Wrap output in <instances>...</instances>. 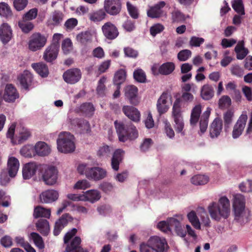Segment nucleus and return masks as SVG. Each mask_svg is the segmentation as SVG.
I'll return each instance as SVG.
<instances>
[{
	"label": "nucleus",
	"mask_w": 252,
	"mask_h": 252,
	"mask_svg": "<svg viewBox=\"0 0 252 252\" xmlns=\"http://www.w3.org/2000/svg\"><path fill=\"white\" fill-rule=\"evenodd\" d=\"M211 218L217 221L227 219L230 214V202L225 196L220 198L219 202H212L208 207Z\"/></svg>",
	"instance_id": "f257e3e1"
},
{
	"label": "nucleus",
	"mask_w": 252,
	"mask_h": 252,
	"mask_svg": "<svg viewBox=\"0 0 252 252\" xmlns=\"http://www.w3.org/2000/svg\"><path fill=\"white\" fill-rule=\"evenodd\" d=\"M114 126L120 141L125 142L128 140H133L138 136L136 127L131 123L125 124L123 122L115 121Z\"/></svg>",
	"instance_id": "f03ea898"
},
{
	"label": "nucleus",
	"mask_w": 252,
	"mask_h": 252,
	"mask_svg": "<svg viewBox=\"0 0 252 252\" xmlns=\"http://www.w3.org/2000/svg\"><path fill=\"white\" fill-rule=\"evenodd\" d=\"M73 137V136L69 133H61L57 141L59 151L64 153L73 152L75 149L74 143L72 141Z\"/></svg>",
	"instance_id": "7ed1b4c3"
},
{
	"label": "nucleus",
	"mask_w": 252,
	"mask_h": 252,
	"mask_svg": "<svg viewBox=\"0 0 252 252\" xmlns=\"http://www.w3.org/2000/svg\"><path fill=\"white\" fill-rule=\"evenodd\" d=\"M181 99H176L173 105L172 115L175 123L174 128L176 132L184 134L183 130L184 128V122L181 110Z\"/></svg>",
	"instance_id": "20e7f679"
},
{
	"label": "nucleus",
	"mask_w": 252,
	"mask_h": 252,
	"mask_svg": "<svg viewBox=\"0 0 252 252\" xmlns=\"http://www.w3.org/2000/svg\"><path fill=\"white\" fill-rule=\"evenodd\" d=\"M42 177L46 185H53L57 182L58 170L53 166H46L42 169Z\"/></svg>",
	"instance_id": "39448f33"
},
{
	"label": "nucleus",
	"mask_w": 252,
	"mask_h": 252,
	"mask_svg": "<svg viewBox=\"0 0 252 252\" xmlns=\"http://www.w3.org/2000/svg\"><path fill=\"white\" fill-rule=\"evenodd\" d=\"M47 42L46 37L40 33H33L29 42V49L32 51H36L43 47Z\"/></svg>",
	"instance_id": "423d86ee"
},
{
	"label": "nucleus",
	"mask_w": 252,
	"mask_h": 252,
	"mask_svg": "<svg viewBox=\"0 0 252 252\" xmlns=\"http://www.w3.org/2000/svg\"><path fill=\"white\" fill-rule=\"evenodd\" d=\"M82 77V72L78 68H72L66 70L63 75V80L67 84H74Z\"/></svg>",
	"instance_id": "0eeeda50"
},
{
	"label": "nucleus",
	"mask_w": 252,
	"mask_h": 252,
	"mask_svg": "<svg viewBox=\"0 0 252 252\" xmlns=\"http://www.w3.org/2000/svg\"><path fill=\"white\" fill-rule=\"evenodd\" d=\"M101 30L104 37L109 40L116 39L119 34L117 27L110 22L105 23L102 26Z\"/></svg>",
	"instance_id": "6e6552de"
},
{
	"label": "nucleus",
	"mask_w": 252,
	"mask_h": 252,
	"mask_svg": "<svg viewBox=\"0 0 252 252\" xmlns=\"http://www.w3.org/2000/svg\"><path fill=\"white\" fill-rule=\"evenodd\" d=\"M60 44L58 42H54L45 50L43 55V59L47 62L51 63L55 60L58 55Z\"/></svg>",
	"instance_id": "1a4fd4ad"
},
{
	"label": "nucleus",
	"mask_w": 252,
	"mask_h": 252,
	"mask_svg": "<svg viewBox=\"0 0 252 252\" xmlns=\"http://www.w3.org/2000/svg\"><path fill=\"white\" fill-rule=\"evenodd\" d=\"M85 175L89 179L99 181L106 176L107 171L105 169L99 167H91L86 171Z\"/></svg>",
	"instance_id": "9d476101"
},
{
	"label": "nucleus",
	"mask_w": 252,
	"mask_h": 252,
	"mask_svg": "<svg viewBox=\"0 0 252 252\" xmlns=\"http://www.w3.org/2000/svg\"><path fill=\"white\" fill-rule=\"evenodd\" d=\"M248 119L246 114H242L237 120L233 126L232 136L234 139L238 138L242 134L246 126Z\"/></svg>",
	"instance_id": "9b49d317"
},
{
	"label": "nucleus",
	"mask_w": 252,
	"mask_h": 252,
	"mask_svg": "<svg viewBox=\"0 0 252 252\" xmlns=\"http://www.w3.org/2000/svg\"><path fill=\"white\" fill-rule=\"evenodd\" d=\"M233 208L235 217L239 218L245 208V198L243 195L237 194L234 196Z\"/></svg>",
	"instance_id": "f8f14e48"
},
{
	"label": "nucleus",
	"mask_w": 252,
	"mask_h": 252,
	"mask_svg": "<svg viewBox=\"0 0 252 252\" xmlns=\"http://www.w3.org/2000/svg\"><path fill=\"white\" fill-rule=\"evenodd\" d=\"M104 9L110 15H116L119 14L121 9L120 0H105Z\"/></svg>",
	"instance_id": "ddd939ff"
},
{
	"label": "nucleus",
	"mask_w": 252,
	"mask_h": 252,
	"mask_svg": "<svg viewBox=\"0 0 252 252\" xmlns=\"http://www.w3.org/2000/svg\"><path fill=\"white\" fill-rule=\"evenodd\" d=\"M138 91L137 87L133 85H128L125 88V96L132 105H136L139 102Z\"/></svg>",
	"instance_id": "4468645a"
},
{
	"label": "nucleus",
	"mask_w": 252,
	"mask_h": 252,
	"mask_svg": "<svg viewBox=\"0 0 252 252\" xmlns=\"http://www.w3.org/2000/svg\"><path fill=\"white\" fill-rule=\"evenodd\" d=\"M148 243L156 252H164L165 247L167 246L165 239H161L158 236L151 237L148 241Z\"/></svg>",
	"instance_id": "2eb2a0df"
},
{
	"label": "nucleus",
	"mask_w": 252,
	"mask_h": 252,
	"mask_svg": "<svg viewBox=\"0 0 252 252\" xmlns=\"http://www.w3.org/2000/svg\"><path fill=\"white\" fill-rule=\"evenodd\" d=\"M13 37L12 30L11 27L6 23L0 26V40L3 44H7Z\"/></svg>",
	"instance_id": "dca6fc26"
},
{
	"label": "nucleus",
	"mask_w": 252,
	"mask_h": 252,
	"mask_svg": "<svg viewBox=\"0 0 252 252\" xmlns=\"http://www.w3.org/2000/svg\"><path fill=\"white\" fill-rule=\"evenodd\" d=\"M2 97L6 102H13L19 97V94L12 84H8L5 86Z\"/></svg>",
	"instance_id": "f3484780"
},
{
	"label": "nucleus",
	"mask_w": 252,
	"mask_h": 252,
	"mask_svg": "<svg viewBox=\"0 0 252 252\" xmlns=\"http://www.w3.org/2000/svg\"><path fill=\"white\" fill-rule=\"evenodd\" d=\"M72 220V218L68 214H64L56 222L53 233L58 236L61 230L67 224L69 221Z\"/></svg>",
	"instance_id": "a211bd4d"
},
{
	"label": "nucleus",
	"mask_w": 252,
	"mask_h": 252,
	"mask_svg": "<svg viewBox=\"0 0 252 252\" xmlns=\"http://www.w3.org/2000/svg\"><path fill=\"white\" fill-rule=\"evenodd\" d=\"M222 121L219 117L216 118L211 123L209 128L210 137L212 138L218 137L222 129Z\"/></svg>",
	"instance_id": "6ab92c4d"
},
{
	"label": "nucleus",
	"mask_w": 252,
	"mask_h": 252,
	"mask_svg": "<svg viewBox=\"0 0 252 252\" xmlns=\"http://www.w3.org/2000/svg\"><path fill=\"white\" fill-rule=\"evenodd\" d=\"M59 197L58 191L53 189L42 192L39 196L40 201L42 203H51L57 200Z\"/></svg>",
	"instance_id": "aec40b11"
},
{
	"label": "nucleus",
	"mask_w": 252,
	"mask_h": 252,
	"mask_svg": "<svg viewBox=\"0 0 252 252\" xmlns=\"http://www.w3.org/2000/svg\"><path fill=\"white\" fill-rule=\"evenodd\" d=\"M165 2L161 1L155 4L154 6L150 7L147 11V15L149 17L152 18H158L160 17L162 15L163 11L162 8L165 6Z\"/></svg>",
	"instance_id": "412c9836"
},
{
	"label": "nucleus",
	"mask_w": 252,
	"mask_h": 252,
	"mask_svg": "<svg viewBox=\"0 0 252 252\" xmlns=\"http://www.w3.org/2000/svg\"><path fill=\"white\" fill-rule=\"evenodd\" d=\"M175 64L172 62H166L162 64L158 69V72H157L156 67L153 66L152 70L155 74L159 73L161 75H167L171 74L175 69Z\"/></svg>",
	"instance_id": "4be33fe9"
},
{
	"label": "nucleus",
	"mask_w": 252,
	"mask_h": 252,
	"mask_svg": "<svg viewBox=\"0 0 252 252\" xmlns=\"http://www.w3.org/2000/svg\"><path fill=\"white\" fill-rule=\"evenodd\" d=\"M123 113L131 120L137 122L140 118V113L137 109L131 106H124L122 108Z\"/></svg>",
	"instance_id": "5701e85b"
},
{
	"label": "nucleus",
	"mask_w": 252,
	"mask_h": 252,
	"mask_svg": "<svg viewBox=\"0 0 252 252\" xmlns=\"http://www.w3.org/2000/svg\"><path fill=\"white\" fill-rule=\"evenodd\" d=\"M124 153V151L120 149H116L114 152L111 162V167L114 170H119L120 164L123 159Z\"/></svg>",
	"instance_id": "b1692460"
},
{
	"label": "nucleus",
	"mask_w": 252,
	"mask_h": 252,
	"mask_svg": "<svg viewBox=\"0 0 252 252\" xmlns=\"http://www.w3.org/2000/svg\"><path fill=\"white\" fill-rule=\"evenodd\" d=\"M81 239L79 236H75L65 248V252H84L81 247Z\"/></svg>",
	"instance_id": "393cba45"
},
{
	"label": "nucleus",
	"mask_w": 252,
	"mask_h": 252,
	"mask_svg": "<svg viewBox=\"0 0 252 252\" xmlns=\"http://www.w3.org/2000/svg\"><path fill=\"white\" fill-rule=\"evenodd\" d=\"M37 167L34 163H28L23 168L22 173L23 178L25 180L29 179L35 175Z\"/></svg>",
	"instance_id": "a878e982"
},
{
	"label": "nucleus",
	"mask_w": 252,
	"mask_h": 252,
	"mask_svg": "<svg viewBox=\"0 0 252 252\" xmlns=\"http://www.w3.org/2000/svg\"><path fill=\"white\" fill-rule=\"evenodd\" d=\"M8 171L9 176L14 177L16 175L19 167L18 160L14 157H10L7 162Z\"/></svg>",
	"instance_id": "bb28decb"
},
{
	"label": "nucleus",
	"mask_w": 252,
	"mask_h": 252,
	"mask_svg": "<svg viewBox=\"0 0 252 252\" xmlns=\"http://www.w3.org/2000/svg\"><path fill=\"white\" fill-rule=\"evenodd\" d=\"M33 80L32 75L29 71H25L19 77V80L22 87L25 90H28Z\"/></svg>",
	"instance_id": "cd10ccee"
},
{
	"label": "nucleus",
	"mask_w": 252,
	"mask_h": 252,
	"mask_svg": "<svg viewBox=\"0 0 252 252\" xmlns=\"http://www.w3.org/2000/svg\"><path fill=\"white\" fill-rule=\"evenodd\" d=\"M169 224L172 225V230L174 229L178 236L181 237L186 236L187 232L182 228L180 222L177 219L170 218Z\"/></svg>",
	"instance_id": "c85d7f7f"
},
{
	"label": "nucleus",
	"mask_w": 252,
	"mask_h": 252,
	"mask_svg": "<svg viewBox=\"0 0 252 252\" xmlns=\"http://www.w3.org/2000/svg\"><path fill=\"white\" fill-rule=\"evenodd\" d=\"M34 70L42 77H46L49 74L48 66L42 63H33L32 64Z\"/></svg>",
	"instance_id": "c756f323"
},
{
	"label": "nucleus",
	"mask_w": 252,
	"mask_h": 252,
	"mask_svg": "<svg viewBox=\"0 0 252 252\" xmlns=\"http://www.w3.org/2000/svg\"><path fill=\"white\" fill-rule=\"evenodd\" d=\"M84 196V201H89L92 203H94L98 201L101 197L100 192L94 189H91L86 191L84 194H83Z\"/></svg>",
	"instance_id": "7c9ffc66"
},
{
	"label": "nucleus",
	"mask_w": 252,
	"mask_h": 252,
	"mask_svg": "<svg viewBox=\"0 0 252 252\" xmlns=\"http://www.w3.org/2000/svg\"><path fill=\"white\" fill-rule=\"evenodd\" d=\"M37 229L43 236H47L49 233V223L47 220L45 219L39 220L36 223Z\"/></svg>",
	"instance_id": "2f4dec72"
},
{
	"label": "nucleus",
	"mask_w": 252,
	"mask_h": 252,
	"mask_svg": "<svg viewBox=\"0 0 252 252\" xmlns=\"http://www.w3.org/2000/svg\"><path fill=\"white\" fill-rule=\"evenodd\" d=\"M35 151L40 156H47L50 153V148L44 142H38L35 146Z\"/></svg>",
	"instance_id": "473e14b6"
},
{
	"label": "nucleus",
	"mask_w": 252,
	"mask_h": 252,
	"mask_svg": "<svg viewBox=\"0 0 252 252\" xmlns=\"http://www.w3.org/2000/svg\"><path fill=\"white\" fill-rule=\"evenodd\" d=\"M79 110L86 117H91L94 114L95 108L92 103L85 102L80 105Z\"/></svg>",
	"instance_id": "72a5a7b5"
},
{
	"label": "nucleus",
	"mask_w": 252,
	"mask_h": 252,
	"mask_svg": "<svg viewBox=\"0 0 252 252\" xmlns=\"http://www.w3.org/2000/svg\"><path fill=\"white\" fill-rule=\"evenodd\" d=\"M50 216V209L44 208L40 206H37L34 209L33 216L35 219L40 217L49 218Z\"/></svg>",
	"instance_id": "f704fd0d"
},
{
	"label": "nucleus",
	"mask_w": 252,
	"mask_h": 252,
	"mask_svg": "<svg viewBox=\"0 0 252 252\" xmlns=\"http://www.w3.org/2000/svg\"><path fill=\"white\" fill-rule=\"evenodd\" d=\"M210 113V108H208L200 117V121L199 123L200 131L202 133H204L208 127V121Z\"/></svg>",
	"instance_id": "c9c22d12"
},
{
	"label": "nucleus",
	"mask_w": 252,
	"mask_h": 252,
	"mask_svg": "<svg viewBox=\"0 0 252 252\" xmlns=\"http://www.w3.org/2000/svg\"><path fill=\"white\" fill-rule=\"evenodd\" d=\"M113 151V148L112 146L103 144L99 147L97 151V156L100 158H106L110 157Z\"/></svg>",
	"instance_id": "e433bc0d"
},
{
	"label": "nucleus",
	"mask_w": 252,
	"mask_h": 252,
	"mask_svg": "<svg viewBox=\"0 0 252 252\" xmlns=\"http://www.w3.org/2000/svg\"><path fill=\"white\" fill-rule=\"evenodd\" d=\"M106 16L104 9H100L89 14V19L94 23L99 22L105 18Z\"/></svg>",
	"instance_id": "4c0bfd02"
},
{
	"label": "nucleus",
	"mask_w": 252,
	"mask_h": 252,
	"mask_svg": "<svg viewBox=\"0 0 252 252\" xmlns=\"http://www.w3.org/2000/svg\"><path fill=\"white\" fill-rule=\"evenodd\" d=\"M201 106L200 104L195 105L192 109L190 114V124L191 126L196 125L200 117Z\"/></svg>",
	"instance_id": "58836bf2"
},
{
	"label": "nucleus",
	"mask_w": 252,
	"mask_h": 252,
	"mask_svg": "<svg viewBox=\"0 0 252 252\" xmlns=\"http://www.w3.org/2000/svg\"><path fill=\"white\" fill-rule=\"evenodd\" d=\"M214 89L211 85L205 84L202 87L201 95L204 100H208L211 99L214 96Z\"/></svg>",
	"instance_id": "ea45409f"
},
{
	"label": "nucleus",
	"mask_w": 252,
	"mask_h": 252,
	"mask_svg": "<svg viewBox=\"0 0 252 252\" xmlns=\"http://www.w3.org/2000/svg\"><path fill=\"white\" fill-rule=\"evenodd\" d=\"M126 71L124 69L118 70L115 74L113 78L114 84L116 86H120L126 80Z\"/></svg>",
	"instance_id": "a19ab883"
},
{
	"label": "nucleus",
	"mask_w": 252,
	"mask_h": 252,
	"mask_svg": "<svg viewBox=\"0 0 252 252\" xmlns=\"http://www.w3.org/2000/svg\"><path fill=\"white\" fill-rule=\"evenodd\" d=\"M209 181V178L207 176L203 175H196L191 179V182L195 185H203Z\"/></svg>",
	"instance_id": "79ce46f5"
},
{
	"label": "nucleus",
	"mask_w": 252,
	"mask_h": 252,
	"mask_svg": "<svg viewBox=\"0 0 252 252\" xmlns=\"http://www.w3.org/2000/svg\"><path fill=\"white\" fill-rule=\"evenodd\" d=\"M77 40L82 44H86L92 39V34L90 32H83L76 36Z\"/></svg>",
	"instance_id": "37998d69"
},
{
	"label": "nucleus",
	"mask_w": 252,
	"mask_h": 252,
	"mask_svg": "<svg viewBox=\"0 0 252 252\" xmlns=\"http://www.w3.org/2000/svg\"><path fill=\"white\" fill-rule=\"evenodd\" d=\"M0 15L6 18L12 17V11L10 6L6 3H0Z\"/></svg>",
	"instance_id": "c03bdc74"
},
{
	"label": "nucleus",
	"mask_w": 252,
	"mask_h": 252,
	"mask_svg": "<svg viewBox=\"0 0 252 252\" xmlns=\"http://www.w3.org/2000/svg\"><path fill=\"white\" fill-rule=\"evenodd\" d=\"M72 123L82 130H86L88 131L90 128L89 122L83 119L75 118L72 120Z\"/></svg>",
	"instance_id": "a18cd8bd"
},
{
	"label": "nucleus",
	"mask_w": 252,
	"mask_h": 252,
	"mask_svg": "<svg viewBox=\"0 0 252 252\" xmlns=\"http://www.w3.org/2000/svg\"><path fill=\"white\" fill-rule=\"evenodd\" d=\"M171 20L173 23L182 22L186 20V17L180 10L175 9L171 13Z\"/></svg>",
	"instance_id": "49530a36"
},
{
	"label": "nucleus",
	"mask_w": 252,
	"mask_h": 252,
	"mask_svg": "<svg viewBox=\"0 0 252 252\" xmlns=\"http://www.w3.org/2000/svg\"><path fill=\"white\" fill-rule=\"evenodd\" d=\"M31 237L35 246L40 250L44 248L45 245L42 238L36 232L31 233Z\"/></svg>",
	"instance_id": "de8ad7c7"
},
{
	"label": "nucleus",
	"mask_w": 252,
	"mask_h": 252,
	"mask_svg": "<svg viewBox=\"0 0 252 252\" xmlns=\"http://www.w3.org/2000/svg\"><path fill=\"white\" fill-rule=\"evenodd\" d=\"M234 116L233 113L231 110H227L223 114V120L224 123V129L227 131L230 127V126L232 123V119Z\"/></svg>",
	"instance_id": "09e8293b"
},
{
	"label": "nucleus",
	"mask_w": 252,
	"mask_h": 252,
	"mask_svg": "<svg viewBox=\"0 0 252 252\" xmlns=\"http://www.w3.org/2000/svg\"><path fill=\"white\" fill-rule=\"evenodd\" d=\"M188 218L195 228L197 229H200V223L194 211L190 212L188 214Z\"/></svg>",
	"instance_id": "8fccbe9b"
},
{
	"label": "nucleus",
	"mask_w": 252,
	"mask_h": 252,
	"mask_svg": "<svg viewBox=\"0 0 252 252\" xmlns=\"http://www.w3.org/2000/svg\"><path fill=\"white\" fill-rule=\"evenodd\" d=\"M133 78L138 82L145 83L146 81V75L144 71L138 68L133 72Z\"/></svg>",
	"instance_id": "3c124183"
},
{
	"label": "nucleus",
	"mask_w": 252,
	"mask_h": 252,
	"mask_svg": "<svg viewBox=\"0 0 252 252\" xmlns=\"http://www.w3.org/2000/svg\"><path fill=\"white\" fill-rule=\"evenodd\" d=\"M27 21H20L18 22V26L21 29L22 32L25 33H29L31 31L34 27L33 24L31 22H27Z\"/></svg>",
	"instance_id": "603ef678"
},
{
	"label": "nucleus",
	"mask_w": 252,
	"mask_h": 252,
	"mask_svg": "<svg viewBox=\"0 0 252 252\" xmlns=\"http://www.w3.org/2000/svg\"><path fill=\"white\" fill-rule=\"evenodd\" d=\"M62 49L63 54L67 55L73 49V44L70 39L67 38L64 39L62 44Z\"/></svg>",
	"instance_id": "864d4df0"
},
{
	"label": "nucleus",
	"mask_w": 252,
	"mask_h": 252,
	"mask_svg": "<svg viewBox=\"0 0 252 252\" xmlns=\"http://www.w3.org/2000/svg\"><path fill=\"white\" fill-rule=\"evenodd\" d=\"M170 218L168 219L167 221H161L158 224V228L164 232H171L172 230V225L169 224Z\"/></svg>",
	"instance_id": "5fc2aeb1"
},
{
	"label": "nucleus",
	"mask_w": 252,
	"mask_h": 252,
	"mask_svg": "<svg viewBox=\"0 0 252 252\" xmlns=\"http://www.w3.org/2000/svg\"><path fill=\"white\" fill-rule=\"evenodd\" d=\"M64 15L60 11L56 10L52 14L53 24L55 26L59 25L63 20Z\"/></svg>",
	"instance_id": "6e6d98bb"
},
{
	"label": "nucleus",
	"mask_w": 252,
	"mask_h": 252,
	"mask_svg": "<svg viewBox=\"0 0 252 252\" xmlns=\"http://www.w3.org/2000/svg\"><path fill=\"white\" fill-rule=\"evenodd\" d=\"M38 13V9L36 8H33L30 9L29 11L26 12L23 16L24 21H31L34 19Z\"/></svg>",
	"instance_id": "4d7b16f0"
},
{
	"label": "nucleus",
	"mask_w": 252,
	"mask_h": 252,
	"mask_svg": "<svg viewBox=\"0 0 252 252\" xmlns=\"http://www.w3.org/2000/svg\"><path fill=\"white\" fill-rule=\"evenodd\" d=\"M232 8L238 14L244 15V7L242 0H236L232 3Z\"/></svg>",
	"instance_id": "13d9d810"
},
{
	"label": "nucleus",
	"mask_w": 252,
	"mask_h": 252,
	"mask_svg": "<svg viewBox=\"0 0 252 252\" xmlns=\"http://www.w3.org/2000/svg\"><path fill=\"white\" fill-rule=\"evenodd\" d=\"M31 136L30 131L24 127H22L19 131V135L18 136L19 143H22L24 141L27 140Z\"/></svg>",
	"instance_id": "bf43d9fd"
},
{
	"label": "nucleus",
	"mask_w": 252,
	"mask_h": 252,
	"mask_svg": "<svg viewBox=\"0 0 252 252\" xmlns=\"http://www.w3.org/2000/svg\"><path fill=\"white\" fill-rule=\"evenodd\" d=\"M191 56V52L189 50L185 49L180 51L178 55V59L181 62L187 61Z\"/></svg>",
	"instance_id": "052dcab7"
},
{
	"label": "nucleus",
	"mask_w": 252,
	"mask_h": 252,
	"mask_svg": "<svg viewBox=\"0 0 252 252\" xmlns=\"http://www.w3.org/2000/svg\"><path fill=\"white\" fill-rule=\"evenodd\" d=\"M231 104V100L228 95H223L219 99V106L221 109L229 107Z\"/></svg>",
	"instance_id": "680f3d73"
},
{
	"label": "nucleus",
	"mask_w": 252,
	"mask_h": 252,
	"mask_svg": "<svg viewBox=\"0 0 252 252\" xmlns=\"http://www.w3.org/2000/svg\"><path fill=\"white\" fill-rule=\"evenodd\" d=\"M106 78L104 77H102L98 81V86L97 87L96 91L99 95L103 96L104 94L105 90V86L104 83L105 82Z\"/></svg>",
	"instance_id": "e2e57ef3"
},
{
	"label": "nucleus",
	"mask_w": 252,
	"mask_h": 252,
	"mask_svg": "<svg viewBox=\"0 0 252 252\" xmlns=\"http://www.w3.org/2000/svg\"><path fill=\"white\" fill-rule=\"evenodd\" d=\"M77 232V229L76 228H73L70 231H68L64 235L63 237V241L64 243L66 244V246L68 244H70L69 243V241L76 235Z\"/></svg>",
	"instance_id": "0e129e2a"
},
{
	"label": "nucleus",
	"mask_w": 252,
	"mask_h": 252,
	"mask_svg": "<svg viewBox=\"0 0 252 252\" xmlns=\"http://www.w3.org/2000/svg\"><path fill=\"white\" fill-rule=\"evenodd\" d=\"M28 4V0H14L13 5L17 11L24 9Z\"/></svg>",
	"instance_id": "69168bd1"
},
{
	"label": "nucleus",
	"mask_w": 252,
	"mask_h": 252,
	"mask_svg": "<svg viewBox=\"0 0 252 252\" xmlns=\"http://www.w3.org/2000/svg\"><path fill=\"white\" fill-rule=\"evenodd\" d=\"M90 187V183L86 180H80L74 186V189H85Z\"/></svg>",
	"instance_id": "338daca9"
},
{
	"label": "nucleus",
	"mask_w": 252,
	"mask_h": 252,
	"mask_svg": "<svg viewBox=\"0 0 252 252\" xmlns=\"http://www.w3.org/2000/svg\"><path fill=\"white\" fill-rule=\"evenodd\" d=\"M231 73L232 75L241 77L244 74V70L238 65H233L231 68Z\"/></svg>",
	"instance_id": "774afa93"
}]
</instances>
